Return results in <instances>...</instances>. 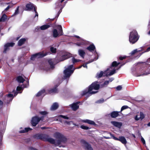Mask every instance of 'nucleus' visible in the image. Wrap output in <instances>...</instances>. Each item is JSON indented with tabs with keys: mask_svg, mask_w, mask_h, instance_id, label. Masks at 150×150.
I'll use <instances>...</instances> for the list:
<instances>
[{
	"mask_svg": "<svg viewBox=\"0 0 150 150\" xmlns=\"http://www.w3.org/2000/svg\"><path fill=\"white\" fill-rule=\"evenodd\" d=\"M17 94V92H16L15 93H14V96H16Z\"/></svg>",
	"mask_w": 150,
	"mask_h": 150,
	"instance_id": "nucleus-61",
	"label": "nucleus"
},
{
	"mask_svg": "<svg viewBox=\"0 0 150 150\" xmlns=\"http://www.w3.org/2000/svg\"><path fill=\"white\" fill-rule=\"evenodd\" d=\"M109 83V81H105L102 85L103 86H104L108 85Z\"/></svg>",
	"mask_w": 150,
	"mask_h": 150,
	"instance_id": "nucleus-45",
	"label": "nucleus"
},
{
	"mask_svg": "<svg viewBox=\"0 0 150 150\" xmlns=\"http://www.w3.org/2000/svg\"><path fill=\"white\" fill-rule=\"evenodd\" d=\"M145 117V116L144 113L140 112L139 113V115H137L134 117L135 120L138 121L139 120H142Z\"/></svg>",
	"mask_w": 150,
	"mask_h": 150,
	"instance_id": "nucleus-17",
	"label": "nucleus"
},
{
	"mask_svg": "<svg viewBox=\"0 0 150 150\" xmlns=\"http://www.w3.org/2000/svg\"><path fill=\"white\" fill-rule=\"evenodd\" d=\"M48 112L46 111H41L40 112V113L42 115L45 116L48 114Z\"/></svg>",
	"mask_w": 150,
	"mask_h": 150,
	"instance_id": "nucleus-37",
	"label": "nucleus"
},
{
	"mask_svg": "<svg viewBox=\"0 0 150 150\" xmlns=\"http://www.w3.org/2000/svg\"><path fill=\"white\" fill-rule=\"evenodd\" d=\"M148 69H149L150 70V64H149V66L148 67Z\"/></svg>",
	"mask_w": 150,
	"mask_h": 150,
	"instance_id": "nucleus-63",
	"label": "nucleus"
},
{
	"mask_svg": "<svg viewBox=\"0 0 150 150\" xmlns=\"http://www.w3.org/2000/svg\"><path fill=\"white\" fill-rule=\"evenodd\" d=\"M7 19V16L5 14L2 15L1 17L0 18V22L1 21H4Z\"/></svg>",
	"mask_w": 150,
	"mask_h": 150,
	"instance_id": "nucleus-33",
	"label": "nucleus"
},
{
	"mask_svg": "<svg viewBox=\"0 0 150 150\" xmlns=\"http://www.w3.org/2000/svg\"><path fill=\"white\" fill-rule=\"evenodd\" d=\"M31 129L30 128H25L24 129L21 130L19 131V132L20 133H24L27 132L29 130H31Z\"/></svg>",
	"mask_w": 150,
	"mask_h": 150,
	"instance_id": "nucleus-30",
	"label": "nucleus"
},
{
	"mask_svg": "<svg viewBox=\"0 0 150 150\" xmlns=\"http://www.w3.org/2000/svg\"><path fill=\"white\" fill-rule=\"evenodd\" d=\"M58 28L59 30V33L58 32L57 30L56 29H54L53 31V35L54 38L57 37L59 34L60 35H61L62 34V30L61 25H59Z\"/></svg>",
	"mask_w": 150,
	"mask_h": 150,
	"instance_id": "nucleus-13",
	"label": "nucleus"
},
{
	"mask_svg": "<svg viewBox=\"0 0 150 150\" xmlns=\"http://www.w3.org/2000/svg\"><path fill=\"white\" fill-rule=\"evenodd\" d=\"M81 143L83 144L86 150H93L91 146L84 140H81Z\"/></svg>",
	"mask_w": 150,
	"mask_h": 150,
	"instance_id": "nucleus-16",
	"label": "nucleus"
},
{
	"mask_svg": "<svg viewBox=\"0 0 150 150\" xmlns=\"http://www.w3.org/2000/svg\"><path fill=\"white\" fill-rule=\"evenodd\" d=\"M82 66L84 68H86V69H87V64H86V63L85 64H83V65H82Z\"/></svg>",
	"mask_w": 150,
	"mask_h": 150,
	"instance_id": "nucleus-50",
	"label": "nucleus"
},
{
	"mask_svg": "<svg viewBox=\"0 0 150 150\" xmlns=\"http://www.w3.org/2000/svg\"><path fill=\"white\" fill-rule=\"evenodd\" d=\"M49 53L48 52L45 53L43 52L36 53L32 55L31 57V59L34 60H35L36 58L43 57L48 54Z\"/></svg>",
	"mask_w": 150,
	"mask_h": 150,
	"instance_id": "nucleus-8",
	"label": "nucleus"
},
{
	"mask_svg": "<svg viewBox=\"0 0 150 150\" xmlns=\"http://www.w3.org/2000/svg\"><path fill=\"white\" fill-rule=\"evenodd\" d=\"M104 99L103 98H102L98 100L96 102V103H103L104 102Z\"/></svg>",
	"mask_w": 150,
	"mask_h": 150,
	"instance_id": "nucleus-39",
	"label": "nucleus"
},
{
	"mask_svg": "<svg viewBox=\"0 0 150 150\" xmlns=\"http://www.w3.org/2000/svg\"><path fill=\"white\" fill-rule=\"evenodd\" d=\"M81 121L82 122L87 123L90 125H96L95 123L93 121L89 120L86 119L81 120Z\"/></svg>",
	"mask_w": 150,
	"mask_h": 150,
	"instance_id": "nucleus-20",
	"label": "nucleus"
},
{
	"mask_svg": "<svg viewBox=\"0 0 150 150\" xmlns=\"http://www.w3.org/2000/svg\"><path fill=\"white\" fill-rule=\"evenodd\" d=\"M128 106L127 105H124L122 107L121 109V112L123 110L127 109L128 108Z\"/></svg>",
	"mask_w": 150,
	"mask_h": 150,
	"instance_id": "nucleus-42",
	"label": "nucleus"
},
{
	"mask_svg": "<svg viewBox=\"0 0 150 150\" xmlns=\"http://www.w3.org/2000/svg\"><path fill=\"white\" fill-rule=\"evenodd\" d=\"M65 0H59L55 4V8L57 11L59 10V12L57 13L58 16H59L60 13L62 12V10L65 6V4L64 5H62V3Z\"/></svg>",
	"mask_w": 150,
	"mask_h": 150,
	"instance_id": "nucleus-7",
	"label": "nucleus"
},
{
	"mask_svg": "<svg viewBox=\"0 0 150 150\" xmlns=\"http://www.w3.org/2000/svg\"><path fill=\"white\" fill-rule=\"evenodd\" d=\"M72 61L73 64H74L76 62H78L81 61V60L79 59H76L74 58H72Z\"/></svg>",
	"mask_w": 150,
	"mask_h": 150,
	"instance_id": "nucleus-36",
	"label": "nucleus"
},
{
	"mask_svg": "<svg viewBox=\"0 0 150 150\" xmlns=\"http://www.w3.org/2000/svg\"><path fill=\"white\" fill-rule=\"evenodd\" d=\"M71 56L72 54L71 53L66 52L58 59V62L62 61L71 57Z\"/></svg>",
	"mask_w": 150,
	"mask_h": 150,
	"instance_id": "nucleus-14",
	"label": "nucleus"
},
{
	"mask_svg": "<svg viewBox=\"0 0 150 150\" xmlns=\"http://www.w3.org/2000/svg\"><path fill=\"white\" fill-rule=\"evenodd\" d=\"M141 140L144 145L146 144L145 140L142 137H141Z\"/></svg>",
	"mask_w": 150,
	"mask_h": 150,
	"instance_id": "nucleus-48",
	"label": "nucleus"
},
{
	"mask_svg": "<svg viewBox=\"0 0 150 150\" xmlns=\"http://www.w3.org/2000/svg\"><path fill=\"white\" fill-rule=\"evenodd\" d=\"M14 44L15 43L13 42H8L5 44L4 45L3 52L4 53H6L7 52L10 50V47H13Z\"/></svg>",
	"mask_w": 150,
	"mask_h": 150,
	"instance_id": "nucleus-12",
	"label": "nucleus"
},
{
	"mask_svg": "<svg viewBox=\"0 0 150 150\" xmlns=\"http://www.w3.org/2000/svg\"><path fill=\"white\" fill-rule=\"evenodd\" d=\"M137 52V49H136L132 51L130 54L131 55H134Z\"/></svg>",
	"mask_w": 150,
	"mask_h": 150,
	"instance_id": "nucleus-43",
	"label": "nucleus"
},
{
	"mask_svg": "<svg viewBox=\"0 0 150 150\" xmlns=\"http://www.w3.org/2000/svg\"><path fill=\"white\" fill-rule=\"evenodd\" d=\"M86 49L90 52H92L95 49V47L93 44L90 45Z\"/></svg>",
	"mask_w": 150,
	"mask_h": 150,
	"instance_id": "nucleus-25",
	"label": "nucleus"
},
{
	"mask_svg": "<svg viewBox=\"0 0 150 150\" xmlns=\"http://www.w3.org/2000/svg\"><path fill=\"white\" fill-rule=\"evenodd\" d=\"M58 106L59 105L58 103H55L51 106L50 108V110H55L57 108Z\"/></svg>",
	"mask_w": 150,
	"mask_h": 150,
	"instance_id": "nucleus-21",
	"label": "nucleus"
},
{
	"mask_svg": "<svg viewBox=\"0 0 150 150\" xmlns=\"http://www.w3.org/2000/svg\"><path fill=\"white\" fill-rule=\"evenodd\" d=\"M116 89L118 91L120 90L122 88V86H119L116 87Z\"/></svg>",
	"mask_w": 150,
	"mask_h": 150,
	"instance_id": "nucleus-47",
	"label": "nucleus"
},
{
	"mask_svg": "<svg viewBox=\"0 0 150 150\" xmlns=\"http://www.w3.org/2000/svg\"><path fill=\"white\" fill-rule=\"evenodd\" d=\"M110 135L115 140L120 141L122 143L125 144L127 142V141L125 137L123 136H120L118 138L114 136L112 134H110Z\"/></svg>",
	"mask_w": 150,
	"mask_h": 150,
	"instance_id": "nucleus-11",
	"label": "nucleus"
},
{
	"mask_svg": "<svg viewBox=\"0 0 150 150\" xmlns=\"http://www.w3.org/2000/svg\"><path fill=\"white\" fill-rule=\"evenodd\" d=\"M96 54L97 55V56H96V57L94 58V60H96L98 58V55L97 53L96 52ZM94 61V60H91V61H88V62H86V64H89V63H90L93 62Z\"/></svg>",
	"mask_w": 150,
	"mask_h": 150,
	"instance_id": "nucleus-34",
	"label": "nucleus"
},
{
	"mask_svg": "<svg viewBox=\"0 0 150 150\" xmlns=\"http://www.w3.org/2000/svg\"><path fill=\"white\" fill-rule=\"evenodd\" d=\"M82 67V66L81 65V66H80V67H79L77 68V69H80V68H81Z\"/></svg>",
	"mask_w": 150,
	"mask_h": 150,
	"instance_id": "nucleus-64",
	"label": "nucleus"
},
{
	"mask_svg": "<svg viewBox=\"0 0 150 150\" xmlns=\"http://www.w3.org/2000/svg\"><path fill=\"white\" fill-rule=\"evenodd\" d=\"M76 44L78 46H80L82 44V43L78 42V43H76Z\"/></svg>",
	"mask_w": 150,
	"mask_h": 150,
	"instance_id": "nucleus-54",
	"label": "nucleus"
},
{
	"mask_svg": "<svg viewBox=\"0 0 150 150\" xmlns=\"http://www.w3.org/2000/svg\"><path fill=\"white\" fill-rule=\"evenodd\" d=\"M41 129H45V127H41Z\"/></svg>",
	"mask_w": 150,
	"mask_h": 150,
	"instance_id": "nucleus-62",
	"label": "nucleus"
},
{
	"mask_svg": "<svg viewBox=\"0 0 150 150\" xmlns=\"http://www.w3.org/2000/svg\"><path fill=\"white\" fill-rule=\"evenodd\" d=\"M52 53H55L56 52V48H54L53 47H51L50 49Z\"/></svg>",
	"mask_w": 150,
	"mask_h": 150,
	"instance_id": "nucleus-41",
	"label": "nucleus"
},
{
	"mask_svg": "<svg viewBox=\"0 0 150 150\" xmlns=\"http://www.w3.org/2000/svg\"><path fill=\"white\" fill-rule=\"evenodd\" d=\"M96 54L97 55V56H96V57L94 58V60H96L98 58V55L97 53L96 52ZM94 61V60H91V61H88V62H86V64H89V63H90L93 62Z\"/></svg>",
	"mask_w": 150,
	"mask_h": 150,
	"instance_id": "nucleus-35",
	"label": "nucleus"
},
{
	"mask_svg": "<svg viewBox=\"0 0 150 150\" xmlns=\"http://www.w3.org/2000/svg\"><path fill=\"white\" fill-rule=\"evenodd\" d=\"M44 117V116H42L40 118L38 117L37 116L33 117L31 121L32 125L33 126H36L40 120H43Z\"/></svg>",
	"mask_w": 150,
	"mask_h": 150,
	"instance_id": "nucleus-10",
	"label": "nucleus"
},
{
	"mask_svg": "<svg viewBox=\"0 0 150 150\" xmlns=\"http://www.w3.org/2000/svg\"><path fill=\"white\" fill-rule=\"evenodd\" d=\"M5 130V127H4L2 130H0V136L1 138V140H2V137L3 136V133H4Z\"/></svg>",
	"mask_w": 150,
	"mask_h": 150,
	"instance_id": "nucleus-32",
	"label": "nucleus"
},
{
	"mask_svg": "<svg viewBox=\"0 0 150 150\" xmlns=\"http://www.w3.org/2000/svg\"><path fill=\"white\" fill-rule=\"evenodd\" d=\"M147 126L150 127V122L147 124Z\"/></svg>",
	"mask_w": 150,
	"mask_h": 150,
	"instance_id": "nucleus-60",
	"label": "nucleus"
},
{
	"mask_svg": "<svg viewBox=\"0 0 150 150\" xmlns=\"http://www.w3.org/2000/svg\"><path fill=\"white\" fill-rule=\"evenodd\" d=\"M59 117H62L64 119L68 120V119H70V118H69L67 116H65V115H59Z\"/></svg>",
	"mask_w": 150,
	"mask_h": 150,
	"instance_id": "nucleus-38",
	"label": "nucleus"
},
{
	"mask_svg": "<svg viewBox=\"0 0 150 150\" xmlns=\"http://www.w3.org/2000/svg\"><path fill=\"white\" fill-rule=\"evenodd\" d=\"M137 32L135 30H133L130 32L129 36V41L132 44H134L136 42L139 38Z\"/></svg>",
	"mask_w": 150,
	"mask_h": 150,
	"instance_id": "nucleus-4",
	"label": "nucleus"
},
{
	"mask_svg": "<svg viewBox=\"0 0 150 150\" xmlns=\"http://www.w3.org/2000/svg\"><path fill=\"white\" fill-rule=\"evenodd\" d=\"M51 92L56 93H57V89L56 88H54L52 89H51L50 91Z\"/></svg>",
	"mask_w": 150,
	"mask_h": 150,
	"instance_id": "nucleus-44",
	"label": "nucleus"
},
{
	"mask_svg": "<svg viewBox=\"0 0 150 150\" xmlns=\"http://www.w3.org/2000/svg\"><path fill=\"white\" fill-rule=\"evenodd\" d=\"M111 122L114 126L119 128H120L122 125V123L121 122L116 121H111Z\"/></svg>",
	"mask_w": 150,
	"mask_h": 150,
	"instance_id": "nucleus-19",
	"label": "nucleus"
},
{
	"mask_svg": "<svg viewBox=\"0 0 150 150\" xmlns=\"http://www.w3.org/2000/svg\"><path fill=\"white\" fill-rule=\"evenodd\" d=\"M13 98V95L11 93L8 94L5 97V103L7 105L9 104L10 102L12 101Z\"/></svg>",
	"mask_w": 150,
	"mask_h": 150,
	"instance_id": "nucleus-15",
	"label": "nucleus"
},
{
	"mask_svg": "<svg viewBox=\"0 0 150 150\" xmlns=\"http://www.w3.org/2000/svg\"><path fill=\"white\" fill-rule=\"evenodd\" d=\"M119 112L117 111L112 112L111 113L110 116L112 118H115L118 115Z\"/></svg>",
	"mask_w": 150,
	"mask_h": 150,
	"instance_id": "nucleus-23",
	"label": "nucleus"
},
{
	"mask_svg": "<svg viewBox=\"0 0 150 150\" xmlns=\"http://www.w3.org/2000/svg\"><path fill=\"white\" fill-rule=\"evenodd\" d=\"M114 78H110L109 79V80L108 81H109V82H111L114 80Z\"/></svg>",
	"mask_w": 150,
	"mask_h": 150,
	"instance_id": "nucleus-55",
	"label": "nucleus"
},
{
	"mask_svg": "<svg viewBox=\"0 0 150 150\" xmlns=\"http://www.w3.org/2000/svg\"><path fill=\"white\" fill-rule=\"evenodd\" d=\"M120 64V62L117 63L116 61L113 62L111 66L108 68L104 72L100 71V72L97 73L96 77L97 78H99L103 76L108 77L113 75L116 73V69L115 68L113 67L117 66Z\"/></svg>",
	"mask_w": 150,
	"mask_h": 150,
	"instance_id": "nucleus-2",
	"label": "nucleus"
},
{
	"mask_svg": "<svg viewBox=\"0 0 150 150\" xmlns=\"http://www.w3.org/2000/svg\"><path fill=\"white\" fill-rule=\"evenodd\" d=\"M126 57V56H124L123 57H119V59L121 60H123V59H125Z\"/></svg>",
	"mask_w": 150,
	"mask_h": 150,
	"instance_id": "nucleus-49",
	"label": "nucleus"
},
{
	"mask_svg": "<svg viewBox=\"0 0 150 150\" xmlns=\"http://www.w3.org/2000/svg\"><path fill=\"white\" fill-rule=\"evenodd\" d=\"M54 137L58 139L56 141L53 139L50 138L48 135L44 134H37L36 138L38 139H40L45 141H47L51 143L54 144L56 146L60 147L59 145L62 143H64L67 141L66 138L60 133L56 132L54 134Z\"/></svg>",
	"mask_w": 150,
	"mask_h": 150,
	"instance_id": "nucleus-1",
	"label": "nucleus"
},
{
	"mask_svg": "<svg viewBox=\"0 0 150 150\" xmlns=\"http://www.w3.org/2000/svg\"><path fill=\"white\" fill-rule=\"evenodd\" d=\"M45 91L44 89H43L39 91L36 94L37 96H43L45 95Z\"/></svg>",
	"mask_w": 150,
	"mask_h": 150,
	"instance_id": "nucleus-24",
	"label": "nucleus"
},
{
	"mask_svg": "<svg viewBox=\"0 0 150 150\" xmlns=\"http://www.w3.org/2000/svg\"><path fill=\"white\" fill-rule=\"evenodd\" d=\"M39 27L38 26H37L36 27V28H35V32H37L39 30Z\"/></svg>",
	"mask_w": 150,
	"mask_h": 150,
	"instance_id": "nucleus-51",
	"label": "nucleus"
},
{
	"mask_svg": "<svg viewBox=\"0 0 150 150\" xmlns=\"http://www.w3.org/2000/svg\"><path fill=\"white\" fill-rule=\"evenodd\" d=\"M78 53L79 55L82 57L84 58L85 53L84 51L82 50H78Z\"/></svg>",
	"mask_w": 150,
	"mask_h": 150,
	"instance_id": "nucleus-27",
	"label": "nucleus"
},
{
	"mask_svg": "<svg viewBox=\"0 0 150 150\" xmlns=\"http://www.w3.org/2000/svg\"><path fill=\"white\" fill-rule=\"evenodd\" d=\"M34 8V11L35 13V17L36 16L37 17L38 16V14L36 11L37 8L35 7L33 4L31 3H30L27 4L26 5L25 10L26 11H31Z\"/></svg>",
	"mask_w": 150,
	"mask_h": 150,
	"instance_id": "nucleus-9",
	"label": "nucleus"
},
{
	"mask_svg": "<svg viewBox=\"0 0 150 150\" xmlns=\"http://www.w3.org/2000/svg\"><path fill=\"white\" fill-rule=\"evenodd\" d=\"M50 27V25H44L41 26L40 28L41 30H44L47 29Z\"/></svg>",
	"mask_w": 150,
	"mask_h": 150,
	"instance_id": "nucleus-31",
	"label": "nucleus"
},
{
	"mask_svg": "<svg viewBox=\"0 0 150 150\" xmlns=\"http://www.w3.org/2000/svg\"><path fill=\"white\" fill-rule=\"evenodd\" d=\"M48 63L50 65V67L51 69H53L54 67V59H50L48 61Z\"/></svg>",
	"mask_w": 150,
	"mask_h": 150,
	"instance_id": "nucleus-28",
	"label": "nucleus"
},
{
	"mask_svg": "<svg viewBox=\"0 0 150 150\" xmlns=\"http://www.w3.org/2000/svg\"><path fill=\"white\" fill-rule=\"evenodd\" d=\"M81 128L82 129L85 130H87L90 129L88 127L83 125H81Z\"/></svg>",
	"mask_w": 150,
	"mask_h": 150,
	"instance_id": "nucleus-40",
	"label": "nucleus"
},
{
	"mask_svg": "<svg viewBox=\"0 0 150 150\" xmlns=\"http://www.w3.org/2000/svg\"><path fill=\"white\" fill-rule=\"evenodd\" d=\"M3 104V102L0 100V105H2Z\"/></svg>",
	"mask_w": 150,
	"mask_h": 150,
	"instance_id": "nucleus-58",
	"label": "nucleus"
},
{
	"mask_svg": "<svg viewBox=\"0 0 150 150\" xmlns=\"http://www.w3.org/2000/svg\"><path fill=\"white\" fill-rule=\"evenodd\" d=\"M10 8V6H8L4 10V11H7L9 8Z\"/></svg>",
	"mask_w": 150,
	"mask_h": 150,
	"instance_id": "nucleus-56",
	"label": "nucleus"
},
{
	"mask_svg": "<svg viewBox=\"0 0 150 150\" xmlns=\"http://www.w3.org/2000/svg\"><path fill=\"white\" fill-rule=\"evenodd\" d=\"M29 150H38L35 148H34L32 147H30L29 148Z\"/></svg>",
	"mask_w": 150,
	"mask_h": 150,
	"instance_id": "nucleus-53",
	"label": "nucleus"
},
{
	"mask_svg": "<svg viewBox=\"0 0 150 150\" xmlns=\"http://www.w3.org/2000/svg\"><path fill=\"white\" fill-rule=\"evenodd\" d=\"M100 83L98 81H95L93 83L88 87V89H86L82 92V96H84L86 94H95L98 92L97 91H94L93 90H97L99 88V84H98Z\"/></svg>",
	"mask_w": 150,
	"mask_h": 150,
	"instance_id": "nucleus-3",
	"label": "nucleus"
},
{
	"mask_svg": "<svg viewBox=\"0 0 150 150\" xmlns=\"http://www.w3.org/2000/svg\"><path fill=\"white\" fill-rule=\"evenodd\" d=\"M28 82H27V84L26 85H22L21 86H17L16 88V90L18 91H19L21 90H22L23 89V88H25L27 87L28 86Z\"/></svg>",
	"mask_w": 150,
	"mask_h": 150,
	"instance_id": "nucleus-22",
	"label": "nucleus"
},
{
	"mask_svg": "<svg viewBox=\"0 0 150 150\" xmlns=\"http://www.w3.org/2000/svg\"><path fill=\"white\" fill-rule=\"evenodd\" d=\"M73 67V64L69 65L67 68L65 67V69L64 71V78L69 77L73 73L75 69L74 68L72 69Z\"/></svg>",
	"mask_w": 150,
	"mask_h": 150,
	"instance_id": "nucleus-5",
	"label": "nucleus"
},
{
	"mask_svg": "<svg viewBox=\"0 0 150 150\" xmlns=\"http://www.w3.org/2000/svg\"><path fill=\"white\" fill-rule=\"evenodd\" d=\"M75 37L78 38H80L79 36L77 35H75Z\"/></svg>",
	"mask_w": 150,
	"mask_h": 150,
	"instance_id": "nucleus-59",
	"label": "nucleus"
},
{
	"mask_svg": "<svg viewBox=\"0 0 150 150\" xmlns=\"http://www.w3.org/2000/svg\"><path fill=\"white\" fill-rule=\"evenodd\" d=\"M143 48V47H140V48L137 49V52H140L142 50Z\"/></svg>",
	"mask_w": 150,
	"mask_h": 150,
	"instance_id": "nucleus-52",
	"label": "nucleus"
},
{
	"mask_svg": "<svg viewBox=\"0 0 150 150\" xmlns=\"http://www.w3.org/2000/svg\"><path fill=\"white\" fill-rule=\"evenodd\" d=\"M26 40V39L25 38H23L20 39L18 41V45L19 46H21L22 45Z\"/></svg>",
	"mask_w": 150,
	"mask_h": 150,
	"instance_id": "nucleus-29",
	"label": "nucleus"
},
{
	"mask_svg": "<svg viewBox=\"0 0 150 150\" xmlns=\"http://www.w3.org/2000/svg\"><path fill=\"white\" fill-rule=\"evenodd\" d=\"M17 80L19 83H23L25 81V79L21 76H19L16 78Z\"/></svg>",
	"mask_w": 150,
	"mask_h": 150,
	"instance_id": "nucleus-26",
	"label": "nucleus"
},
{
	"mask_svg": "<svg viewBox=\"0 0 150 150\" xmlns=\"http://www.w3.org/2000/svg\"><path fill=\"white\" fill-rule=\"evenodd\" d=\"M18 8L19 7H18L17 9H16V10L14 14L13 15H12V16H14V15H16L17 14H18Z\"/></svg>",
	"mask_w": 150,
	"mask_h": 150,
	"instance_id": "nucleus-46",
	"label": "nucleus"
},
{
	"mask_svg": "<svg viewBox=\"0 0 150 150\" xmlns=\"http://www.w3.org/2000/svg\"><path fill=\"white\" fill-rule=\"evenodd\" d=\"M65 0H59L55 4V8L57 11L59 10V12L57 13L58 16H59L60 13L62 12V10L65 6V4L64 5H62V3Z\"/></svg>",
	"mask_w": 150,
	"mask_h": 150,
	"instance_id": "nucleus-6",
	"label": "nucleus"
},
{
	"mask_svg": "<svg viewBox=\"0 0 150 150\" xmlns=\"http://www.w3.org/2000/svg\"><path fill=\"white\" fill-rule=\"evenodd\" d=\"M79 102H77L76 103H74L70 105L72 109L74 111H76L79 108V106L78 104L79 103Z\"/></svg>",
	"mask_w": 150,
	"mask_h": 150,
	"instance_id": "nucleus-18",
	"label": "nucleus"
},
{
	"mask_svg": "<svg viewBox=\"0 0 150 150\" xmlns=\"http://www.w3.org/2000/svg\"><path fill=\"white\" fill-rule=\"evenodd\" d=\"M150 51V47H148L147 48L146 51H145L144 52H149V51Z\"/></svg>",
	"mask_w": 150,
	"mask_h": 150,
	"instance_id": "nucleus-57",
	"label": "nucleus"
}]
</instances>
